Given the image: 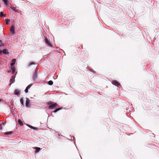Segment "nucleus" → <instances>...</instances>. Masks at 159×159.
<instances>
[{
    "instance_id": "obj_1",
    "label": "nucleus",
    "mask_w": 159,
    "mask_h": 159,
    "mask_svg": "<svg viewBox=\"0 0 159 159\" xmlns=\"http://www.w3.org/2000/svg\"><path fill=\"white\" fill-rule=\"evenodd\" d=\"M48 105V108L50 110L55 109L58 106V104L57 103H52L51 102H49V104Z\"/></svg>"
},
{
    "instance_id": "obj_2",
    "label": "nucleus",
    "mask_w": 159,
    "mask_h": 159,
    "mask_svg": "<svg viewBox=\"0 0 159 159\" xmlns=\"http://www.w3.org/2000/svg\"><path fill=\"white\" fill-rule=\"evenodd\" d=\"M39 71V69L36 68L35 69L33 73L32 79L34 81H35L36 79L38 77V74Z\"/></svg>"
},
{
    "instance_id": "obj_3",
    "label": "nucleus",
    "mask_w": 159,
    "mask_h": 159,
    "mask_svg": "<svg viewBox=\"0 0 159 159\" xmlns=\"http://www.w3.org/2000/svg\"><path fill=\"white\" fill-rule=\"evenodd\" d=\"M15 26L11 24V26L10 29V31L11 33V34H10V35L12 36L15 34Z\"/></svg>"
},
{
    "instance_id": "obj_4",
    "label": "nucleus",
    "mask_w": 159,
    "mask_h": 159,
    "mask_svg": "<svg viewBox=\"0 0 159 159\" xmlns=\"http://www.w3.org/2000/svg\"><path fill=\"white\" fill-rule=\"evenodd\" d=\"M44 41L46 45H48L50 47H52V44L51 43L50 41L47 37H45Z\"/></svg>"
},
{
    "instance_id": "obj_5",
    "label": "nucleus",
    "mask_w": 159,
    "mask_h": 159,
    "mask_svg": "<svg viewBox=\"0 0 159 159\" xmlns=\"http://www.w3.org/2000/svg\"><path fill=\"white\" fill-rule=\"evenodd\" d=\"M112 84L117 87H119V86L120 85V83L117 81L116 80H113L112 82Z\"/></svg>"
},
{
    "instance_id": "obj_6",
    "label": "nucleus",
    "mask_w": 159,
    "mask_h": 159,
    "mask_svg": "<svg viewBox=\"0 0 159 159\" xmlns=\"http://www.w3.org/2000/svg\"><path fill=\"white\" fill-rule=\"evenodd\" d=\"M30 100L29 99H26L25 103V106L26 107L29 108L31 106V104L30 103Z\"/></svg>"
},
{
    "instance_id": "obj_7",
    "label": "nucleus",
    "mask_w": 159,
    "mask_h": 159,
    "mask_svg": "<svg viewBox=\"0 0 159 159\" xmlns=\"http://www.w3.org/2000/svg\"><path fill=\"white\" fill-rule=\"evenodd\" d=\"M15 77L16 76L14 75H13L11 76L10 80L11 84L15 82Z\"/></svg>"
},
{
    "instance_id": "obj_8",
    "label": "nucleus",
    "mask_w": 159,
    "mask_h": 159,
    "mask_svg": "<svg viewBox=\"0 0 159 159\" xmlns=\"http://www.w3.org/2000/svg\"><path fill=\"white\" fill-rule=\"evenodd\" d=\"M20 91L18 89H15L14 92V94L16 95H19L20 94Z\"/></svg>"
},
{
    "instance_id": "obj_9",
    "label": "nucleus",
    "mask_w": 159,
    "mask_h": 159,
    "mask_svg": "<svg viewBox=\"0 0 159 159\" xmlns=\"http://www.w3.org/2000/svg\"><path fill=\"white\" fill-rule=\"evenodd\" d=\"M16 59L15 58H13L12 59L11 61V63L10 64V65L11 67L14 66L15 65Z\"/></svg>"
},
{
    "instance_id": "obj_10",
    "label": "nucleus",
    "mask_w": 159,
    "mask_h": 159,
    "mask_svg": "<svg viewBox=\"0 0 159 159\" xmlns=\"http://www.w3.org/2000/svg\"><path fill=\"white\" fill-rule=\"evenodd\" d=\"M15 70H16L15 68L14 67V66H12V67H11V70L10 71H11L12 72L11 74L12 75H13L14 72L15 71Z\"/></svg>"
},
{
    "instance_id": "obj_11",
    "label": "nucleus",
    "mask_w": 159,
    "mask_h": 159,
    "mask_svg": "<svg viewBox=\"0 0 159 159\" xmlns=\"http://www.w3.org/2000/svg\"><path fill=\"white\" fill-rule=\"evenodd\" d=\"M35 152L36 153H38L41 150V148L39 147H35Z\"/></svg>"
},
{
    "instance_id": "obj_12",
    "label": "nucleus",
    "mask_w": 159,
    "mask_h": 159,
    "mask_svg": "<svg viewBox=\"0 0 159 159\" xmlns=\"http://www.w3.org/2000/svg\"><path fill=\"white\" fill-rule=\"evenodd\" d=\"M5 5H8L9 3L8 0H2Z\"/></svg>"
},
{
    "instance_id": "obj_13",
    "label": "nucleus",
    "mask_w": 159,
    "mask_h": 159,
    "mask_svg": "<svg viewBox=\"0 0 159 159\" xmlns=\"http://www.w3.org/2000/svg\"><path fill=\"white\" fill-rule=\"evenodd\" d=\"M18 123L20 126H22L23 125L22 121L20 119L18 120Z\"/></svg>"
},
{
    "instance_id": "obj_14",
    "label": "nucleus",
    "mask_w": 159,
    "mask_h": 159,
    "mask_svg": "<svg viewBox=\"0 0 159 159\" xmlns=\"http://www.w3.org/2000/svg\"><path fill=\"white\" fill-rule=\"evenodd\" d=\"M6 24L7 25H10V20L9 19H7L5 20Z\"/></svg>"
},
{
    "instance_id": "obj_15",
    "label": "nucleus",
    "mask_w": 159,
    "mask_h": 159,
    "mask_svg": "<svg viewBox=\"0 0 159 159\" xmlns=\"http://www.w3.org/2000/svg\"><path fill=\"white\" fill-rule=\"evenodd\" d=\"M24 98L23 97H22L20 99V103L22 105H24Z\"/></svg>"
},
{
    "instance_id": "obj_16",
    "label": "nucleus",
    "mask_w": 159,
    "mask_h": 159,
    "mask_svg": "<svg viewBox=\"0 0 159 159\" xmlns=\"http://www.w3.org/2000/svg\"><path fill=\"white\" fill-rule=\"evenodd\" d=\"M13 132L11 131L7 132L4 133V134L5 135H10L12 134Z\"/></svg>"
},
{
    "instance_id": "obj_17",
    "label": "nucleus",
    "mask_w": 159,
    "mask_h": 159,
    "mask_svg": "<svg viewBox=\"0 0 159 159\" xmlns=\"http://www.w3.org/2000/svg\"><path fill=\"white\" fill-rule=\"evenodd\" d=\"M47 84L49 85H52L53 84V82L52 80H50L47 82Z\"/></svg>"
},
{
    "instance_id": "obj_18",
    "label": "nucleus",
    "mask_w": 159,
    "mask_h": 159,
    "mask_svg": "<svg viewBox=\"0 0 159 159\" xmlns=\"http://www.w3.org/2000/svg\"><path fill=\"white\" fill-rule=\"evenodd\" d=\"M6 16V15H4L3 12L1 11L0 12V17H4Z\"/></svg>"
},
{
    "instance_id": "obj_19",
    "label": "nucleus",
    "mask_w": 159,
    "mask_h": 159,
    "mask_svg": "<svg viewBox=\"0 0 159 159\" xmlns=\"http://www.w3.org/2000/svg\"><path fill=\"white\" fill-rule=\"evenodd\" d=\"M63 108H61L59 109H55V110L54 111H52V112H54V113H56L57 112V111H59L62 109H63Z\"/></svg>"
},
{
    "instance_id": "obj_20",
    "label": "nucleus",
    "mask_w": 159,
    "mask_h": 159,
    "mask_svg": "<svg viewBox=\"0 0 159 159\" xmlns=\"http://www.w3.org/2000/svg\"><path fill=\"white\" fill-rule=\"evenodd\" d=\"M11 8L12 9V10H13V11H14L15 12H18L17 10L16 9V8H15L14 7H11Z\"/></svg>"
},
{
    "instance_id": "obj_21",
    "label": "nucleus",
    "mask_w": 159,
    "mask_h": 159,
    "mask_svg": "<svg viewBox=\"0 0 159 159\" xmlns=\"http://www.w3.org/2000/svg\"><path fill=\"white\" fill-rule=\"evenodd\" d=\"M35 64V63L34 62L31 61L28 64V66H30L32 65Z\"/></svg>"
},
{
    "instance_id": "obj_22",
    "label": "nucleus",
    "mask_w": 159,
    "mask_h": 159,
    "mask_svg": "<svg viewBox=\"0 0 159 159\" xmlns=\"http://www.w3.org/2000/svg\"><path fill=\"white\" fill-rule=\"evenodd\" d=\"M32 85H33L32 83L30 84H29V85H28L26 88H27L28 89H29L32 86Z\"/></svg>"
},
{
    "instance_id": "obj_23",
    "label": "nucleus",
    "mask_w": 159,
    "mask_h": 159,
    "mask_svg": "<svg viewBox=\"0 0 159 159\" xmlns=\"http://www.w3.org/2000/svg\"><path fill=\"white\" fill-rule=\"evenodd\" d=\"M4 45H5L4 43L2 41V42L0 43V47H2L4 46Z\"/></svg>"
},
{
    "instance_id": "obj_24",
    "label": "nucleus",
    "mask_w": 159,
    "mask_h": 159,
    "mask_svg": "<svg viewBox=\"0 0 159 159\" xmlns=\"http://www.w3.org/2000/svg\"><path fill=\"white\" fill-rule=\"evenodd\" d=\"M89 70L91 72H93H93H94L95 73V71L94 70L92 69V68H90L89 69Z\"/></svg>"
},
{
    "instance_id": "obj_25",
    "label": "nucleus",
    "mask_w": 159,
    "mask_h": 159,
    "mask_svg": "<svg viewBox=\"0 0 159 159\" xmlns=\"http://www.w3.org/2000/svg\"><path fill=\"white\" fill-rule=\"evenodd\" d=\"M28 89L27 88H25V92L26 93H27L28 92Z\"/></svg>"
},
{
    "instance_id": "obj_26",
    "label": "nucleus",
    "mask_w": 159,
    "mask_h": 159,
    "mask_svg": "<svg viewBox=\"0 0 159 159\" xmlns=\"http://www.w3.org/2000/svg\"><path fill=\"white\" fill-rule=\"evenodd\" d=\"M56 135L57 136V137L58 138H59V136H63L61 134H58L57 135L56 134Z\"/></svg>"
},
{
    "instance_id": "obj_27",
    "label": "nucleus",
    "mask_w": 159,
    "mask_h": 159,
    "mask_svg": "<svg viewBox=\"0 0 159 159\" xmlns=\"http://www.w3.org/2000/svg\"><path fill=\"white\" fill-rule=\"evenodd\" d=\"M33 129L35 130H38V128L37 127L34 126Z\"/></svg>"
},
{
    "instance_id": "obj_28",
    "label": "nucleus",
    "mask_w": 159,
    "mask_h": 159,
    "mask_svg": "<svg viewBox=\"0 0 159 159\" xmlns=\"http://www.w3.org/2000/svg\"><path fill=\"white\" fill-rule=\"evenodd\" d=\"M26 125L28 127H29V128H30L31 126V125H29L28 124H26Z\"/></svg>"
},
{
    "instance_id": "obj_29",
    "label": "nucleus",
    "mask_w": 159,
    "mask_h": 159,
    "mask_svg": "<svg viewBox=\"0 0 159 159\" xmlns=\"http://www.w3.org/2000/svg\"><path fill=\"white\" fill-rule=\"evenodd\" d=\"M2 125L1 124H0V130H1L2 129Z\"/></svg>"
},
{
    "instance_id": "obj_30",
    "label": "nucleus",
    "mask_w": 159,
    "mask_h": 159,
    "mask_svg": "<svg viewBox=\"0 0 159 159\" xmlns=\"http://www.w3.org/2000/svg\"><path fill=\"white\" fill-rule=\"evenodd\" d=\"M70 137H71V138L72 139V137L73 138V141H74V139H75V138L73 136H70Z\"/></svg>"
},
{
    "instance_id": "obj_31",
    "label": "nucleus",
    "mask_w": 159,
    "mask_h": 159,
    "mask_svg": "<svg viewBox=\"0 0 159 159\" xmlns=\"http://www.w3.org/2000/svg\"><path fill=\"white\" fill-rule=\"evenodd\" d=\"M34 126H32V125H31L30 128L31 129H34Z\"/></svg>"
},
{
    "instance_id": "obj_32",
    "label": "nucleus",
    "mask_w": 159,
    "mask_h": 159,
    "mask_svg": "<svg viewBox=\"0 0 159 159\" xmlns=\"http://www.w3.org/2000/svg\"><path fill=\"white\" fill-rule=\"evenodd\" d=\"M6 122H4L2 123V124L3 125H5V124H6Z\"/></svg>"
},
{
    "instance_id": "obj_33",
    "label": "nucleus",
    "mask_w": 159,
    "mask_h": 159,
    "mask_svg": "<svg viewBox=\"0 0 159 159\" xmlns=\"http://www.w3.org/2000/svg\"><path fill=\"white\" fill-rule=\"evenodd\" d=\"M2 100V98H0V102H1V101Z\"/></svg>"
},
{
    "instance_id": "obj_34",
    "label": "nucleus",
    "mask_w": 159,
    "mask_h": 159,
    "mask_svg": "<svg viewBox=\"0 0 159 159\" xmlns=\"http://www.w3.org/2000/svg\"><path fill=\"white\" fill-rule=\"evenodd\" d=\"M56 133H57V134H58V132H55Z\"/></svg>"
}]
</instances>
